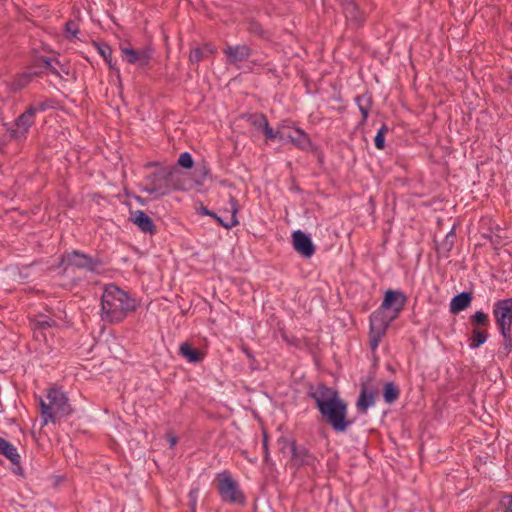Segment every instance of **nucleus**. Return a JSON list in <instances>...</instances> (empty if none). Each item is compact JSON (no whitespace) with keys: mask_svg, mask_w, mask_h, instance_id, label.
Listing matches in <instances>:
<instances>
[{"mask_svg":"<svg viewBox=\"0 0 512 512\" xmlns=\"http://www.w3.org/2000/svg\"><path fill=\"white\" fill-rule=\"evenodd\" d=\"M136 301L114 284L105 286L101 297V320L109 324L122 322L136 310Z\"/></svg>","mask_w":512,"mask_h":512,"instance_id":"nucleus-1","label":"nucleus"},{"mask_svg":"<svg viewBox=\"0 0 512 512\" xmlns=\"http://www.w3.org/2000/svg\"><path fill=\"white\" fill-rule=\"evenodd\" d=\"M147 191L159 196L168 195L172 191H184L185 182L174 167H162L146 178Z\"/></svg>","mask_w":512,"mask_h":512,"instance_id":"nucleus-2","label":"nucleus"},{"mask_svg":"<svg viewBox=\"0 0 512 512\" xmlns=\"http://www.w3.org/2000/svg\"><path fill=\"white\" fill-rule=\"evenodd\" d=\"M48 403L39 398L42 425L55 422L58 417H64L72 412L66 394L59 388H50L47 392Z\"/></svg>","mask_w":512,"mask_h":512,"instance_id":"nucleus-3","label":"nucleus"},{"mask_svg":"<svg viewBox=\"0 0 512 512\" xmlns=\"http://www.w3.org/2000/svg\"><path fill=\"white\" fill-rule=\"evenodd\" d=\"M318 410L336 432H345L353 424V421L347 418V404L341 398L323 404Z\"/></svg>","mask_w":512,"mask_h":512,"instance_id":"nucleus-4","label":"nucleus"},{"mask_svg":"<svg viewBox=\"0 0 512 512\" xmlns=\"http://www.w3.org/2000/svg\"><path fill=\"white\" fill-rule=\"evenodd\" d=\"M217 482L218 493L223 502L239 505L245 504V495L229 471L218 473Z\"/></svg>","mask_w":512,"mask_h":512,"instance_id":"nucleus-5","label":"nucleus"},{"mask_svg":"<svg viewBox=\"0 0 512 512\" xmlns=\"http://www.w3.org/2000/svg\"><path fill=\"white\" fill-rule=\"evenodd\" d=\"M60 265L64 267L65 271L69 268H77L85 269L92 273H99V269L104 263L100 258H94L79 250H73L61 256Z\"/></svg>","mask_w":512,"mask_h":512,"instance_id":"nucleus-6","label":"nucleus"},{"mask_svg":"<svg viewBox=\"0 0 512 512\" xmlns=\"http://www.w3.org/2000/svg\"><path fill=\"white\" fill-rule=\"evenodd\" d=\"M394 320L393 316L380 307L370 315L369 344L373 351L377 349L379 342Z\"/></svg>","mask_w":512,"mask_h":512,"instance_id":"nucleus-7","label":"nucleus"},{"mask_svg":"<svg viewBox=\"0 0 512 512\" xmlns=\"http://www.w3.org/2000/svg\"><path fill=\"white\" fill-rule=\"evenodd\" d=\"M290 463L296 469L307 466L313 471L317 470L319 464L318 458L304 446H297L293 441L291 443V460Z\"/></svg>","mask_w":512,"mask_h":512,"instance_id":"nucleus-8","label":"nucleus"},{"mask_svg":"<svg viewBox=\"0 0 512 512\" xmlns=\"http://www.w3.org/2000/svg\"><path fill=\"white\" fill-rule=\"evenodd\" d=\"M406 302L407 297L402 291L389 289L385 292L380 308L396 319L404 309Z\"/></svg>","mask_w":512,"mask_h":512,"instance_id":"nucleus-9","label":"nucleus"},{"mask_svg":"<svg viewBox=\"0 0 512 512\" xmlns=\"http://www.w3.org/2000/svg\"><path fill=\"white\" fill-rule=\"evenodd\" d=\"M493 315L499 330H508L512 326V298L497 301L493 307Z\"/></svg>","mask_w":512,"mask_h":512,"instance_id":"nucleus-10","label":"nucleus"},{"mask_svg":"<svg viewBox=\"0 0 512 512\" xmlns=\"http://www.w3.org/2000/svg\"><path fill=\"white\" fill-rule=\"evenodd\" d=\"M123 59L129 64H137L140 68L149 66L153 56V49L145 47L137 50L129 47H120Z\"/></svg>","mask_w":512,"mask_h":512,"instance_id":"nucleus-11","label":"nucleus"},{"mask_svg":"<svg viewBox=\"0 0 512 512\" xmlns=\"http://www.w3.org/2000/svg\"><path fill=\"white\" fill-rule=\"evenodd\" d=\"M34 123L35 118L31 115V112L25 110L15 119L13 126L8 129L10 138L17 141L25 139Z\"/></svg>","mask_w":512,"mask_h":512,"instance_id":"nucleus-12","label":"nucleus"},{"mask_svg":"<svg viewBox=\"0 0 512 512\" xmlns=\"http://www.w3.org/2000/svg\"><path fill=\"white\" fill-rule=\"evenodd\" d=\"M339 5L349 25L359 28L364 24L366 16L354 0H339Z\"/></svg>","mask_w":512,"mask_h":512,"instance_id":"nucleus-13","label":"nucleus"},{"mask_svg":"<svg viewBox=\"0 0 512 512\" xmlns=\"http://www.w3.org/2000/svg\"><path fill=\"white\" fill-rule=\"evenodd\" d=\"M0 455L5 456L8 460L11 461L13 465L12 471L14 474L23 478L25 477V473L20 462L21 457L17 451V448L2 437H0Z\"/></svg>","mask_w":512,"mask_h":512,"instance_id":"nucleus-14","label":"nucleus"},{"mask_svg":"<svg viewBox=\"0 0 512 512\" xmlns=\"http://www.w3.org/2000/svg\"><path fill=\"white\" fill-rule=\"evenodd\" d=\"M227 64L238 66L240 62L246 61L252 54V49L246 44L227 45L223 50Z\"/></svg>","mask_w":512,"mask_h":512,"instance_id":"nucleus-15","label":"nucleus"},{"mask_svg":"<svg viewBox=\"0 0 512 512\" xmlns=\"http://www.w3.org/2000/svg\"><path fill=\"white\" fill-rule=\"evenodd\" d=\"M309 397L315 401L318 409H320L323 404L332 403L340 398L336 390L325 384H319L314 391H309Z\"/></svg>","mask_w":512,"mask_h":512,"instance_id":"nucleus-16","label":"nucleus"},{"mask_svg":"<svg viewBox=\"0 0 512 512\" xmlns=\"http://www.w3.org/2000/svg\"><path fill=\"white\" fill-rule=\"evenodd\" d=\"M292 237L294 249L302 256L310 258L315 253V247L307 234L297 230Z\"/></svg>","mask_w":512,"mask_h":512,"instance_id":"nucleus-17","label":"nucleus"},{"mask_svg":"<svg viewBox=\"0 0 512 512\" xmlns=\"http://www.w3.org/2000/svg\"><path fill=\"white\" fill-rule=\"evenodd\" d=\"M130 220L144 233L151 235L156 233V226L153 220L142 210L131 213Z\"/></svg>","mask_w":512,"mask_h":512,"instance_id":"nucleus-18","label":"nucleus"},{"mask_svg":"<svg viewBox=\"0 0 512 512\" xmlns=\"http://www.w3.org/2000/svg\"><path fill=\"white\" fill-rule=\"evenodd\" d=\"M229 204H230V212H231L229 220L225 221L222 217L218 216L216 213H215V216L213 217V219H215L219 223L220 226H222L226 229H231L239 224V221L237 218V214L239 212V204H238L237 199L233 195H229Z\"/></svg>","mask_w":512,"mask_h":512,"instance_id":"nucleus-19","label":"nucleus"},{"mask_svg":"<svg viewBox=\"0 0 512 512\" xmlns=\"http://www.w3.org/2000/svg\"><path fill=\"white\" fill-rule=\"evenodd\" d=\"M376 396L377 392L374 389H369L363 385L356 403L357 409L361 413H366L369 407L374 406Z\"/></svg>","mask_w":512,"mask_h":512,"instance_id":"nucleus-20","label":"nucleus"},{"mask_svg":"<svg viewBox=\"0 0 512 512\" xmlns=\"http://www.w3.org/2000/svg\"><path fill=\"white\" fill-rule=\"evenodd\" d=\"M296 148L305 150L311 145L309 135L301 128H294L292 133L285 136Z\"/></svg>","mask_w":512,"mask_h":512,"instance_id":"nucleus-21","label":"nucleus"},{"mask_svg":"<svg viewBox=\"0 0 512 512\" xmlns=\"http://www.w3.org/2000/svg\"><path fill=\"white\" fill-rule=\"evenodd\" d=\"M38 75L39 73L37 72L32 73L28 71L15 75L10 83L11 91L17 92L26 88L33 80V77Z\"/></svg>","mask_w":512,"mask_h":512,"instance_id":"nucleus-22","label":"nucleus"},{"mask_svg":"<svg viewBox=\"0 0 512 512\" xmlns=\"http://www.w3.org/2000/svg\"><path fill=\"white\" fill-rule=\"evenodd\" d=\"M489 337L487 329L473 327L470 336L468 337V346L470 349H477L483 345Z\"/></svg>","mask_w":512,"mask_h":512,"instance_id":"nucleus-23","label":"nucleus"},{"mask_svg":"<svg viewBox=\"0 0 512 512\" xmlns=\"http://www.w3.org/2000/svg\"><path fill=\"white\" fill-rule=\"evenodd\" d=\"M472 301V294L470 292H462L450 301V311L453 313H459L460 311L468 308Z\"/></svg>","mask_w":512,"mask_h":512,"instance_id":"nucleus-24","label":"nucleus"},{"mask_svg":"<svg viewBox=\"0 0 512 512\" xmlns=\"http://www.w3.org/2000/svg\"><path fill=\"white\" fill-rule=\"evenodd\" d=\"M246 30L249 34L263 40L269 41L272 38L271 33L268 30L264 29L260 22L252 18L246 21Z\"/></svg>","mask_w":512,"mask_h":512,"instance_id":"nucleus-25","label":"nucleus"},{"mask_svg":"<svg viewBox=\"0 0 512 512\" xmlns=\"http://www.w3.org/2000/svg\"><path fill=\"white\" fill-rule=\"evenodd\" d=\"M179 354L190 363H198L203 360V354L193 348L188 342H184L180 345Z\"/></svg>","mask_w":512,"mask_h":512,"instance_id":"nucleus-26","label":"nucleus"},{"mask_svg":"<svg viewBox=\"0 0 512 512\" xmlns=\"http://www.w3.org/2000/svg\"><path fill=\"white\" fill-rule=\"evenodd\" d=\"M355 101L358 105V108L362 114V120L360 122V124H365L366 121H367V118L369 116V112L372 108V97L370 94L368 93H365V94H362V95H358L356 98H355Z\"/></svg>","mask_w":512,"mask_h":512,"instance_id":"nucleus-27","label":"nucleus"},{"mask_svg":"<svg viewBox=\"0 0 512 512\" xmlns=\"http://www.w3.org/2000/svg\"><path fill=\"white\" fill-rule=\"evenodd\" d=\"M215 53H216V48L214 46H212L211 44H205L203 48H201V47L193 48L189 54V62L190 63H199L204 58H206L208 56V54H215Z\"/></svg>","mask_w":512,"mask_h":512,"instance_id":"nucleus-28","label":"nucleus"},{"mask_svg":"<svg viewBox=\"0 0 512 512\" xmlns=\"http://www.w3.org/2000/svg\"><path fill=\"white\" fill-rule=\"evenodd\" d=\"M99 54L104 58L105 62L111 70H113L120 81L121 75L120 70L117 68L116 63L112 61V49L109 45H97Z\"/></svg>","mask_w":512,"mask_h":512,"instance_id":"nucleus-29","label":"nucleus"},{"mask_svg":"<svg viewBox=\"0 0 512 512\" xmlns=\"http://www.w3.org/2000/svg\"><path fill=\"white\" fill-rule=\"evenodd\" d=\"M400 396L399 387L394 382H387L383 387V398L386 403H394Z\"/></svg>","mask_w":512,"mask_h":512,"instance_id":"nucleus-30","label":"nucleus"},{"mask_svg":"<svg viewBox=\"0 0 512 512\" xmlns=\"http://www.w3.org/2000/svg\"><path fill=\"white\" fill-rule=\"evenodd\" d=\"M242 118L246 119L252 126L259 130H262L268 123V119L263 113H247L244 114Z\"/></svg>","mask_w":512,"mask_h":512,"instance_id":"nucleus-31","label":"nucleus"},{"mask_svg":"<svg viewBox=\"0 0 512 512\" xmlns=\"http://www.w3.org/2000/svg\"><path fill=\"white\" fill-rule=\"evenodd\" d=\"M54 107V101L52 99H46L29 105L26 110L31 112V115L35 118L38 112H44Z\"/></svg>","mask_w":512,"mask_h":512,"instance_id":"nucleus-32","label":"nucleus"},{"mask_svg":"<svg viewBox=\"0 0 512 512\" xmlns=\"http://www.w3.org/2000/svg\"><path fill=\"white\" fill-rule=\"evenodd\" d=\"M470 321L473 327L487 329V327L490 325L488 315L482 311H477L474 315H472Z\"/></svg>","mask_w":512,"mask_h":512,"instance_id":"nucleus-33","label":"nucleus"},{"mask_svg":"<svg viewBox=\"0 0 512 512\" xmlns=\"http://www.w3.org/2000/svg\"><path fill=\"white\" fill-rule=\"evenodd\" d=\"M56 325V322L51 318H43L38 319L34 322L33 331L34 334H37L38 332H44L45 330L52 328Z\"/></svg>","mask_w":512,"mask_h":512,"instance_id":"nucleus-34","label":"nucleus"},{"mask_svg":"<svg viewBox=\"0 0 512 512\" xmlns=\"http://www.w3.org/2000/svg\"><path fill=\"white\" fill-rule=\"evenodd\" d=\"M387 132H388V127L385 124H383L381 126V128L378 130V132H377V134H376V136L374 138L375 147L377 149H380V150L384 149V147H385V135H386Z\"/></svg>","mask_w":512,"mask_h":512,"instance_id":"nucleus-35","label":"nucleus"},{"mask_svg":"<svg viewBox=\"0 0 512 512\" xmlns=\"http://www.w3.org/2000/svg\"><path fill=\"white\" fill-rule=\"evenodd\" d=\"M177 163L179 166L185 169H191L193 167L194 161L190 153L183 152L180 154Z\"/></svg>","mask_w":512,"mask_h":512,"instance_id":"nucleus-36","label":"nucleus"},{"mask_svg":"<svg viewBox=\"0 0 512 512\" xmlns=\"http://www.w3.org/2000/svg\"><path fill=\"white\" fill-rule=\"evenodd\" d=\"M500 333L503 337V349L506 354H509L512 351V336L511 329L508 330H500Z\"/></svg>","mask_w":512,"mask_h":512,"instance_id":"nucleus-37","label":"nucleus"},{"mask_svg":"<svg viewBox=\"0 0 512 512\" xmlns=\"http://www.w3.org/2000/svg\"><path fill=\"white\" fill-rule=\"evenodd\" d=\"M263 131L264 135H265V138L266 140H270V141H273L275 140L276 138H279V139H283L284 135L281 134L280 132H275L269 125V122L266 124V126L263 127V129L261 130Z\"/></svg>","mask_w":512,"mask_h":512,"instance_id":"nucleus-38","label":"nucleus"},{"mask_svg":"<svg viewBox=\"0 0 512 512\" xmlns=\"http://www.w3.org/2000/svg\"><path fill=\"white\" fill-rule=\"evenodd\" d=\"M262 447H263V454H264V462L269 463L270 462V452H269V436L266 431H263L262 433Z\"/></svg>","mask_w":512,"mask_h":512,"instance_id":"nucleus-39","label":"nucleus"},{"mask_svg":"<svg viewBox=\"0 0 512 512\" xmlns=\"http://www.w3.org/2000/svg\"><path fill=\"white\" fill-rule=\"evenodd\" d=\"M198 493H199V489L197 487L192 488L188 493L189 507H190L191 512H196Z\"/></svg>","mask_w":512,"mask_h":512,"instance_id":"nucleus-40","label":"nucleus"},{"mask_svg":"<svg viewBox=\"0 0 512 512\" xmlns=\"http://www.w3.org/2000/svg\"><path fill=\"white\" fill-rule=\"evenodd\" d=\"M41 61L43 62L44 66L49 70V72L57 77H60L59 71L52 65L53 59L44 57L41 58Z\"/></svg>","mask_w":512,"mask_h":512,"instance_id":"nucleus-41","label":"nucleus"},{"mask_svg":"<svg viewBox=\"0 0 512 512\" xmlns=\"http://www.w3.org/2000/svg\"><path fill=\"white\" fill-rule=\"evenodd\" d=\"M501 505L506 512H512V493L503 496Z\"/></svg>","mask_w":512,"mask_h":512,"instance_id":"nucleus-42","label":"nucleus"},{"mask_svg":"<svg viewBox=\"0 0 512 512\" xmlns=\"http://www.w3.org/2000/svg\"><path fill=\"white\" fill-rule=\"evenodd\" d=\"M268 66V63L263 62L259 59H253L248 64V70L250 72L256 71L257 68Z\"/></svg>","mask_w":512,"mask_h":512,"instance_id":"nucleus-43","label":"nucleus"},{"mask_svg":"<svg viewBox=\"0 0 512 512\" xmlns=\"http://www.w3.org/2000/svg\"><path fill=\"white\" fill-rule=\"evenodd\" d=\"M66 31L72 36H76L79 32L78 26L74 21H68L66 23Z\"/></svg>","mask_w":512,"mask_h":512,"instance_id":"nucleus-44","label":"nucleus"},{"mask_svg":"<svg viewBox=\"0 0 512 512\" xmlns=\"http://www.w3.org/2000/svg\"><path fill=\"white\" fill-rule=\"evenodd\" d=\"M167 439L169 441L170 447L173 448L177 444V437L173 434H168Z\"/></svg>","mask_w":512,"mask_h":512,"instance_id":"nucleus-45","label":"nucleus"},{"mask_svg":"<svg viewBox=\"0 0 512 512\" xmlns=\"http://www.w3.org/2000/svg\"><path fill=\"white\" fill-rule=\"evenodd\" d=\"M201 213H202L203 215H207V216H210V217H212V218L215 216V212H213V211L209 210L208 208H206V207H204V206H203V207H201Z\"/></svg>","mask_w":512,"mask_h":512,"instance_id":"nucleus-46","label":"nucleus"},{"mask_svg":"<svg viewBox=\"0 0 512 512\" xmlns=\"http://www.w3.org/2000/svg\"><path fill=\"white\" fill-rule=\"evenodd\" d=\"M208 173H209V170L205 166H203V171H202L203 177H205Z\"/></svg>","mask_w":512,"mask_h":512,"instance_id":"nucleus-47","label":"nucleus"},{"mask_svg":"<svg viewBox=\"0 0 512 512\" xmlns=\"http://www.w3.org/2000/svg\"><path fill=\"white\" fill-rule=\"evenodd\" d=\"M36 338H39L40 336H42L43 338H45V334L44 332H38L37 334H34Z\"/></svg>","mask_w":512,"mask_h":512,"instance_id":"nucleus-48","label":"nucleus"},{"mask_svg":"<svg viewBox=\"0 0 512 512\" xmlns=\"http://www.w3.org/2000/svg\"><path fill=\"white\" fill-rule=\"evenodd\" d=\"M508 81L509 85L512 87V72L509 74Z\"/></svg>","mask_w":512,"mask_h":512,"instance_id":"nucleus-49","label":"nucleus"},{"mask_svg":"<svg viewBox=\"0 0 512 512\" xmlns=\"http://www.w3.org/2000/svg\"><path fill=\"white\" fill-rule=\"evenodd\" d=\"M454 229H455V226H453L450 231H449V234L452 235L454 233Z\"/></svg>","mask_w":512,"mask_h":512,"instance_id":"nucleus-50","label":"nucleus"}]
</instances>
